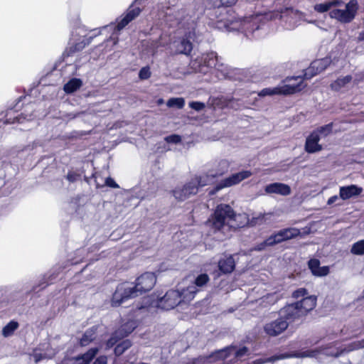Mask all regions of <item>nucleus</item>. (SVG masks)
<instances>
[{
	"label": "nucleus",
	"instance_id": "f257e3e1",
	"mask_svg": "<svg viewBox=\"0 0 364 364\" xmlns=\"http://www.w3.org/2000/svg\"><path fill=\"white\" fill-rule=\"evenodd\" d=\"M156 282L153 272H145L139 276L135 284L124 282L117 286L112 296V305L119 306L126 300L136 297L144 292L150 291Z\"/></svg>",
	"mask_w": 364,
	"mask_h": 364
},
{
	"label": "nucleus",
	"instance_id": "f03ea898",
	"mask_svg": "<svg viewBox=\"0 0 364 364\" xmlns=\"http://www.w3.org/2000/svg\"><path fill=\"white\" fill-rule=\"evenodd\" d=\"M248 221L249 218L246 214L236 215L230 205L220 204L217 206L214 214L206 224L214 232H225L230 229L242 228L248 224Z\"/></svg>",
	"mask_w": 364,
	"mask_h": 364
},
{
	"label": "nucleus",
	"instance_id": "7ed1b4c3",
	"mask_svg": "<svg viewBox=\"0 0 364 364\" xmlns=\"http://www.w3.org/2000/svg\"><path fill=\"white\" fill-rule=\"evenodd\" d=\"M197 289L195 286H188L181 292L178 290H169L162 297L159 298L156 306L164 310H171L181 301H190L195 297Z\"/></svg>",
	"mask_w": 364,
	"mask_h": 364
},
{
	"label": "nucleus",
	"instance_id": "20e7f679",
	"mask_svg": "<svg viewBox=\"0 0 364 364\" xmlns=\"http://www.w3.org/2000/svg\"><path fill=\"white\" fill-rule=\"evenodd\" d=\"M216 26L219 29L225 28L228 31L240 30L249 38H257L259 37L257 32L259 31L260 27L255 21H244L239 22L237 21H233L232 19L221 18L217 20Z\"/></svg>",
	"mask_w": 364,
	"mask_h": 364
},
{
	"label": "nucleus",
	"instance_id": "39448f33",
	"mask_svg": "<svg viewBox=\"0 0 364 364\" xmlns=\"http://www.w3.org/2000/svg\"><path fill=\"white\" fill-rule=\"evenodd\" d=\"M217 60V53L212 51L203 53L200 56L192 60L190 63V66L196 73L203 74L211 73L214 65H216Z\"/></svg>",
	"mask_w": 364,
	"mask_h": 364
},
{
	"label": "nucleus",
	"instance_id": "423d86ee",
	"mask_svg": "<svg viewBox=\"0 0 364 364\" xmlns=\"http://www.w3.org/2000/svg\"><path fill=\"white\" fill-rule=\"evenodd\" d=\"M358 9L356 0H350L346 4L344 9H335L330 11V16L341 23H350L352 21L357 13Z\"/></svg>",
	"mask_w": 364,
	"mask_h": 364
},
{
	"label": "nucleus",
	"instance_id": "0eeeda50",
	"mask_svg": "<svg viewBox=\"0 0 364 364\" xmlns=\"http://www.w3.org/2000/svg\"><path fill=\"white\" fill-rule=\"evenodd\" d=\"M219 166L221 167V169L218 171H210L205 174L193 178L191 179L193 183L198 189L200 187H203L212 183L215 177L223 175L227 171L228 164L226 161H220Z\"/></svg>",
	"mask_w": 364,
	"mask_h": 364
},
{
	"label": "nucleus",
	"instance_id": "6e6552de",
	"mask_svg": "<svg viewBox=\"0 0 364 364\" xmlns=\"http://www.w3.org/2000/svg\"><path fill=\"white\" fill-rule=\"evenodd\" d=\"M331 132V124H327L321 127L317 131L311 133L306 140L305 150L308 153H315L322 149L321 145L318 144L320 141V134L326 132L325 135Z\"/></svg>",
	"mask_w": 364,
	"mask_h": 364
},
{
	"label": "nucleus",
	"instance_id": "1a4fd4ad",
	"mask_svg": "<svg viewBox=\"0 0 364 364\" xmlns=\"http://www.w3.org/2000/svg\"><path fill=\"white\" fill-rule=\"evenodd\" d=\"M252 176L250 171H242L240 172L232 174L230 176L223 179L216 186L210 191L209 194L213 195L224 188L230 187L238 184L242 181Z\"/></svg>",
	"mask_w": 364,
	"mask_h": 364
},
{
	"label": "nucleus",
	"instance_id": "9d476101",
	"mask_svg": "<svg viewBox=\"0 0 364 364\" xmlns=\"http://www.w3.org/2000/svg\"><path fill=\"white\" fill-rule=\"evenodd\" d=\"M304 77L296 76L287 77L285 80L286 84L280 86L282 95H290L298 92L303 90L306 85L304 84L303 80Z\"/></svg>",
	"mask_w": 364,
	"mask_h": 364
},
{
	"label": "nucleus",
	"instance_id": "9b49d317",
	"mask_svg": "<svg viewBox=\"0 0 364 364\" xmlns=\"http://www.w3.org/2000/svg\"><path fill=\"white\" fill-rule=\"evenodd\" d=\"M331 63L330 58H324L313 61L310 66L305 70L304 78L311 79L319 73L324 70Z\"/></svg>",
	"mask_w": 364,
	"mask_h": 364
},
{
	"label": "nucleus",
	"instance_id": "f8f14e48",
	"mask_svg": "<svg viewBox=\"0 0 364 364\" xmlns=\"http://www.w3.org/2000/svg\"><path fill=\"white\" fill-rule=\"evenodd\" d=\"M279 314L282 319L288 321V324L304 316L296 303L285 306L280 309Z\"/></svg>",
	"mask_w": 364,
	"mask_h": 364
},
{
	"label": "nucleus",
	"instance_id": "ddd939ff",
	"mask_svg": "<svg viewBox=\"0 0 364 364\" xmlns=\"http://www.w3.org/2000/svg\"><path fill=\"white\" fill-rule=\"evenodd\" d=\"M288 327V321L279 316V318L266 323L264 326V332L269 336H276L282 333Z\"/></svg>",
	"mask_w": 364,
	"mask_h": 364
},
{
	"label": "nucleus",
	"instance_id": "4468645a",
	"mask_svg": "<svg viewBox=\"0 0 364 364\" xmlns=\"http://www.w3.org/2000/svg\"><path fill=\"white\" fill-rule=\"evenodd\" d=\"M198 193V188L191 180L181 187H177L173 191V195L178 200H185L192 195Z\"/></svg>",
	"mask_w": 364,
	"mask_h": 364
},
{
	"label": "nucleus",
	"instance_id": "2eb2a0df",
	"mask_svg": "<svg viewBox=\"0 0 364 364\" xmlns=\"http://www.w3.org/2000/svg\"><path fill=\"white\" fill-rule=\"evenodd\" d=\"M97 352L98 349L97 348H90L80 356L64 359L62 364H89Z\"/></svg>",
	"mask_w": 364,
	"mask_h": 364
},
{
	"label": "nucleus",
	"instance_id": "dca6fc26",
	"mask_svg": "<svg viewBox=\"0 0 364 364\" xmlns=\"http://www.w3.org/2000/svg\"><path fill=\"white\" fill-rule=\"evenodd\" d=\"M36 117L35 114L34 105L30 104L25 107L23 112L16 116L13 119L7 118L6 122L8 124H12L15 122L24 123L25 122H29L34 119Z\"/></svg>",
	"mask_w": 364,
	"mask_h": 364
},
{
	"label": "nucleus",
	"instance_id": "f3484780",
	"mask_svg": "<svg viewBox=\"0 0 364 364\" xmlns=\"http://www.w3.org/2000/svg\"><path fill=\"white\" fill-rule=\"evenodd\" d=\"M211 73L215 74L219 80L226 79L230 77L231 69L218 55L216 65H214Z\"/></svg>",
	"mask_w": 364,
	"mask_h": 364
},
{
	"label": "nucleus",
	"instance_id": "a211bd4d",
	"mask_svg": "<svg viewBox=\"0 0 364 364\" xmlns=\"http://www.w3.org/2000/svg\"><path fill=\"white\" fill-rule=\"evenodd\" d=\"M264 191L268 194H278L283 196L291 193V188L289 185L282 183H272L265 186Z\"/></svg>",
	"mask_w": 364,
	"mask_h": 364
},
{
	"label": "nucleus",
	"instance_id": "6ab92c4d",
	"mask_svg": "<svg viewBox=\"0 0 364 364\" xmlns=\"http://www.w3.org/2000/svg\"><path fill=\"white\" fill-rule=\"evenodd\" d=\"M279 16V18L288 22L290 26H294L300 18V14L298 11L294 10L291 7H285L280 10L277 16Z\"/></svg>",
	"mask_w": 364,
	"mask_h": 364
},
{
	"label": "nucleus",
	"instance_id": "aec40b11",
	"mask_svg": "<svg viewBox=\"0 0 364 364\" xmlns=\"http://www.w3.org/2000/svg\"><path fill=\"white\" fill-rule=\"evenodd\" d=\"M295 303L299 309H300L302 315L304 316L316 306V297L314 296H307Z\"/></svg>",
	"mask_w": 364,
	"mask_h": 364
},
{
	"label": "nucleus",
	"instance_id": "412c9836",
	"mask_svg": "<svg viewBox=\"0 0 364 364\" xmlns=\"http://www.w3.org/2000/svg\"><path fill=\"white\" fill-rule=\"evenodd\" d=\"M362 191V188L358 187L356 185H350L341 187L339 194L340 197L343 200H348L352 197L360 195Z\"/></svg>",
	"mask_w": 364,
	"mask_h": 364
},
{
	"label": "nucleus",
	"instance_id": "4be33fe9",
	"mask_svg": "<svg viewBox=\"0 0 364 364\" xmlns=\"http://www.w3.org/2000/svg\"><path fill=\"white\" fill-rule=\"evenodd\" d=\"M173 46L175 47V53L176 54H184L188 55L191 53L193 49L191 42L185 38H183L178 41H175L173 43Z\"/></svg>",
	"mask_w": 364,
	"mask_h": 364
},
{
	"label": "nucleus",
	"instance_id": "5701e85b",
	"mask_svg": "<svg viewBox=\"0 0 364 364\" xmlns=\"http://www.w3.org/2000/svg\"><path fill=\"white\" fill-rule=\"evenodd\" d=\"M309 267L312 274L318 277L326 276L329 273V268L327 266L320 267V262L316 259H311L309 262Z\"/></svg>",
	"mask_w": 364,
	"mask_h": 364
},
{
	"label": "nucleus",
	"instance_id": "b1692460",
	"mask_svg": "<svg viewBox=\"0 0 364 364\" xmlns=\"http://www.w3.org/2000/svg\"><path fill=\"white\" fill-rule=\"evenodd\" d=\"M235 267V262L232 256L221 258L218 262V268L223 274L231 273Z\"/></svg>",
	"mask_w": 364,
	"mask_h": 364
},
{
	"label": "nucleus",
	"instance_id": "393cba45",
	"mask_svg": "<svg viewBox=\"0 0 364 364\" xmlns=\"http://www.w3.org/2000/svg\"><path fill=\"white\" fill-rule=\"evenodd\" d=\"M141 9L139 7L129 8L126 16L118 23L116 28L120 31L124 28L130 21L139 15Z\"/></svg>",
	"mask_w": 364,
	"mask_h": 364
},
{
	"label": "nucleus",
	"instance_id": "a878e982",
	"mask_svg": "<svg viewBox=\"0 0 364 364\" xmlns=\"http://www.w3.org/2000/svg\"><path fill=\"white\" fill-rule=\"evenodd\" d=\"M281 242L291 240L299 236L301 233L300 230L296 228H288L277 232Z\"/></svg>",
	"mask_w": 364,
	"mask_h": 364
},
{
	"label": "nucleus",
	"instance_id": "bb28decb",
	"mask_svg": "<svg viewBox=\"0 0 364 364\" xmlns=\"http://www.w3.org/2000/svg\"><path fill=\"white\" fill-rule=\"evenodd\" d=\"M235 350V346H230L213 353L209 358L213 360H227Z\"/></svg>",
	"mask_w": 364,
	"mask_h": 364
},
{
	"label": "nucleus",
	"instance_id": "cd10ccee",
	"mask_svg": "<svg viewBox=\"0 0 364 364\" xmlns=\"http://www.w3.org/2000/svg\"><path fill=\"white\" fill-rule=\"evenodd\" d=\"M343 2L341 0H332L322 4H318L314 6V10L318 13H324L329 11L335 6H340Z\"/></svg>",
	"mask_w": 364,
	"mask_h": 364
},
{
	"label": "nucleus",
	"instance_id": "c85d7f7f",
	"mask_svg": "<svg viewBox=\"0 0 364 364\" xmlns=\"http://www.w3.org/2000/svg\"><path fill=\"white\" fill-rule=\"evenodd\" d=\"M352 76L348 75L344 77H340L331 84V87L335 91H339L341 89L346 87L351 81Z\"/></svg>",
	"mask_w": 364,
	"mask_h": 364
},
{
	"label": "nucleus",
	"instance_id": "c756f323",
	"mask_svg": "<svg viewBox=\"0 0 364 364\" xmlns=\"http://www.w3.org/2000/svg\"><path fill=\"white\" fill-rule=\"evenodd\" d=\"M96 331L97 327L95 326L87 329L80 340V346H86L89 345L92 341H94L96 338Z\"/></svg>",
	"mask_w": 364,
	"mask_h": 364
},
{
	"label": "nucleus",
	"instance_id": "7c9ffc66",
	"mask_svg": "<svg viewBox=\"0 0 364 364\" xmlns=\"http://www.w3.org/2000/svg\"><path fill=\"white\" fill-rule=\"evenodd\" d=\"M82 85V82L78 78H72L64 85L63 90L67 94H71L77 91Z\"/></svg>",
	"mask_w": 364,
	"mask_h": 364
},
{
	"label": "nucleus",
	"instance_id": "2f4dec72",
	"mask_svg": "<svg viewBox=\"0 0 364 364\" xmlns=\"http://www.w3.org/2000/svg\"><path fill=\"white\" fill-rule=\"evenodd\" d=\"M363 348H364V339L351 343L350 344H349L347 349L341 350L340 352L337 351L336 353H328L326 351V352H325V354L327 355L338 357L346 350L348 352H350V351H352L354 350H358V349Z\"/></svg>",
	"mask_w": 364,
	"mask_h": 364
},
{
	"label": "nucleus",
	"instance_id": "473e14b6",
	"mask_svg": "<svg viewBox=\"0 0 364 364\" xmlns=\"http://www.w3.org/2000/svg\"><path fill=\"white\" fill-rule=\"evenodd\" d=\"M272 215V214L271 213H258L256 215L252 216L251 219H249L248 224L251 226L262 225L266 223L267 220H269Z\"/></svg>",
	"mask_w": 364,
	"mask_h": 364
},
{
	"label": "nucleus",
	"instance_id": "72a5a7b5",
	"mask_svg": "<svg viewBox=\"0 0 364 364\" xmlns=\"http://www.w3.org/2000/svg\"><path fill=\"white\" fill-rule=\"evenodd\" d=\"M280 242H282L280 240L278 233L277 232L274 235H272L270 237H269L262 243L259 244L257 246V250H262L264 248V247H266V246H273V245L280 243Z\"/></svg>",
	"mask_w": 364,
	"mask_h": 364
},
{
	"label": "nucleus",
	"instance_id": "f704fd0d",
	"mask_svg": "<svg viewBox=\"0 0 364 364\" xmlns=\"http://www.w3.org/2000/svg\"><path fill=\"white\" fill-rule=\"evenodd\" d=\"M135 328V323L131 321L122 325L121 328L116 331V334H119L122 336H127L131 333Z\"/></svg>",
	"mask_w": 364,
	"mask_h": 364
},
{
	"label": "nucleus",
	"instance_id": "c9c22d12",
	"mask_svg": "<svg viewBox=\"0 0 364 364\" xmlns=\"http://www.w3.org/2000/svg\"><path fill=\"white\" fill-rule=\"evenodd\" d=\"M18 323L15 321H11L7 323L2 330V334L4 337L11 336L14 332L18 328Z\"/></svg>",
	"mask_w": 364,
	"mask_h": 364
},
{
	"label": "nucleus",
	"instance_id": "e433bc0d",
	"mask_svg": "<svg viewBox=\"0 0 364 364\" xmlns=\"http://www.w3.org/2000/svg\"><path fill=\"white\" fill-rule=\"evenodd\" d=\"M132 343L129 340H124L118 343L114 348V353L117 356L121 355L126 350L130 348Z\"/></svg>",
	"mask_w": 364,
	"mask_h": 364
},
{
	"label": "nucleus",
	"instance_id": "4c0bfd02",
	"mask_svg": "<svg viewBox=\"0 0 364 364\" xmlns=\"http://www.w3.org/2000/svg\"><path fill=\"white\" fill-rule=\"evenodd\" d=\"M291 357L289 354H281L279 355H273L267 359H258L254 360L251 364H264L268 362H274L278 360L287 358Z\"/></svg>",
	"mask_w": 364,
	"mask_h": 364
},
{
	"label": "nucleus",
	"instance_id": "58836bf2",
	"mask_svg": "<svg viewBox=\"0 0 364 364\" xmlns=\"http://www.w3.org/2000/svg\"><path fill=\"white\" fill-rule=\"evenodd\" d=\"M166 105L168 107H177L178 109H182L185 105V100L182 97H173L167 101Z\"/></svg>",
	"mask_w": 364,
	"mask_h": 364
},
{
	"label": "nucleus",
	"instance_id": "ea45409f",
	"mask_svg": "<svg viewBox=\"0 0 364 364\" xmlns=\"http://www.w3.org/2000/svg\"><path fill=\"white\" fill-rule=\"evenodd\" d=\"M350 252L355 255H364V240L355 242L350 249Z\"/></svg>",
	"mask_w": 364,
	"mask_h": 364
},
{
	"label": "nucleus",
	"instance_id": "a19ab883",
	"mask_svg": "<svg viewBox=\"0 0 364 364\" xmlns=\"http://www.w3.org/2000/svg\"><path fill=\"white\" fill-rule=\"evenodd\" d=\"M208 282H209L208 275L206 274H201L196 278L194 284H193L191 286H195L197 289V292H198L199 291L198 287H203Z\"/></svg>",
	"mask_w": 364,
	"mask_h": 364
},
{
	"label": "nucleus",
	"instance_id": "79ce46f5",
	"mask_svg": "<svg viewBox=\"0 0 364 364\" xmlns=\"http://www.w3.org/2000/svg\"><path fill=\"white\" fill-rule=\"evenodd\" d=\"M277 94H282L280 86L274 88H264L260 91V92L259 93V96H271Z\"/></svg>",
	"mask_w": 364,
	"mask_h": 364
},
{
	"label": "nucleus",
	"instance_id": "37998d69",
	"mask_svg": "<svg viewBox=\"0 0 364 364\" xmlns=\"http://www.w3.org/2000/svg\"><path fill=\"white\" fill-rule=\"evenodd\" d=\"M319 353H320V350H305V351H302L300 353H297L294 354V356L296 358H307V357L314 358V357H316Z\"/></svg>",
	"mask_w": 364,
	"mask_h": 364
},
{
	"label": "nucleus",
	"instance_id": "c03bdc74",
	"mask_svg": "<svg viewBox=\"0 0 364 364\" xmlns=\"http://www.w3.org/2000/svg\"><path fill=\"white\" fill-rule=\"evenodd\" d=\"M249 349L248 348L243 346L239 349H237V347L235 346V350L233 351L234 359L237 358L240 359L245 355H248Z\"/></svg>",
	"mask_w": 364,
	"mask_h": 364
},
{
	"label": "nucleus",
	"instance_id": "a18cd8bd",
	"mask_svg": "<svg viewBox=\"0 0 364 364\" xmlns=\"http://www.w3.org/2000/svg\"><path fill=\"white\" fill-rule=\"evenodd\" d=\"M307 296H309L307 290L304 288H299L292 293V297L294 299H303Z\"/></svg>",
	"mask_w": 364,
	"mask_h": 364
},
{
	"label": "nucleus",
	"instance_id": "49530a36",
	"mask_svg": "<svg viewBox=\"0 0 364 364\" xmlns=\"http://www.w3.org/2000/svg\"><path fill=\"white\" fill-rule=\"evenodd\" d=\"M151 76V72L149 70V68L144 67L142 68L139 73V77L141 80H146Z\"/></svg>",
	"mask_w": 364,
	"mask_h": 364
},
{
	"label": "nucleus",
	"instance_id": "de8ad7c7",
	"mask_svg": "<svg viewBox=\"0 0 364 364\" xmlns=\"http://www.w3.org/2000/svg\"><path fill=\"white\" fill-rule=\"evenodd\" d=\"M67 180L70 183H74L80 179V175L74 171H69L66 176Z\"/></svg>",
	"mask_w": 364,
	"mask_h": 364
},
{
	"label": "nucleus",
	"instance_id": "09e8293b",
	"mask_svg": "<svg viewBox=\"0 0 364 364\" xmlns=\"http://www.w3.org/2000/svg\"><path fill=\"white\" fill-rule=\"evenodd\" d=\"M165 140L168 143L178 144L181 141V137L177 134H172L166 136Z\"/></svg>",
	"mask_w": 364,
	"mask_h": 364
},
{
	"label": "nucleus",
	"instance_id": "8fccbe9b",
	"mask_svg": "<svg viewBox=\"0 0 364 364\" xmlns=\"http://www.w3.org/2000/svg\"><path fill=\"white\" fill-rule=\"evenodd\" d=\"M189 106L191 108L195 109L196 111H200L205 108V104L200 102H191L189 103Z\"/></svg>",
	"mask_w": 364,
	"mask_h": 364
},
{
	"label": "nucleus",
	"instance_id": "3c124183",
	"mask_svg": "<svg viewBox=\"0 0 364 364\" xmlns=\"http://www.w3.org/2000/svg\"><path fill=\"white\" fill-rule=\"evenodd\" d=\"M80 114H81L80 112H77V113H71V112L70 113H64L60 117L62 119H63V120L69 121L70 119H75V118L77 117Z\"/></svg>",
	"mask_w": 364,
	"mask_h": 364
},
{
	"label": "nucleus",
	"instance_id": "603ef678",
	"mask_svg": "<svg viewBox=\"0 0 364 364\" xmlns=\"http://www.w3.org/2000/svg\"><path fill=\"white\" fill-rule=\"evenodd\" d=\"M105 185L107 186L114 188H118L119 186L118 184L114 181L113 178L108 177L105 180Z\"/></svg>",
	"mask_w": 364,
	"mask_h": 364
},
{
	"label": "nucleus",
	"instance_id": "864d4df0",
	"mask_svg": "<svg viewBox=\"0 0 364 364\" xmlns=\"http://www.w3.org/2000/svg\"><path fill=\"white\" fill-rule=\"evenodd\" d=\"M118 334H116V333L107 341V348H112L113 347L117 342V340L116 339V336Z\"/></svg>",
	"mask_w": 364,
	"mask_h": 364
},
{
	"label": "nucleus",
	"instance_id": "5fc2aeb1",
	"mask_svg": "<svg viewBox=\"0 0 364 364\" xmlns=\"http://www.w3.org/2000/svg\"><path fill=\"white\" fill-rule=\"evenodd\" d=\"M92 38V37H90L89 38L86 39V42H85V40H83L82 42L76 44V46H75L76 49H77V50L82 49L86 45H88L91 42Z\"/></svg>",
	"mask_w": 364,
	"mask_h": 364
},
{
	"label": "nucleus",
	"instance_id": "6e6d98bb",
	"mask_svg": "<svg viewBox=\"0 0 364 364\" xmlns=\"http://www.w3.org/2000/svg\"><path fill=\"white\" fill-rule=\"evenodd\" d=\"M237 0H220V4L225 6H230L236 3Z\"/></svg>",
	"mask_w": 364,
	"mask_h": 364
},
{
	"label": "nucleus",
	"instance_id": "4d7b16f0",
	"mask_svg": "<svg viewBox=\"0 0 364 364\" xmlns=\"http://www.w3.org/2000/svg\"><path fill=\"white\" fill-rule=\"evenodd\" d=\"M93 364H107V357L100 356L97 358Z\"/></svg>",
	"mask_w": 364,
	"mask_h": 364
},
{
	"label": "nucleus",
	"instance_id": "13d9d810",
	"mask_svg": "<svg viewBox=\"0 0 364 364\" xmlns=\"http://www.w3.org/2000/svg\"><path fill=\"white\" fill-rule=\"evenodd\" d=\"M338 199V197L337 196H331L328 198L327 201L328 205H332Z\"/></svg>",
	"mask_w": 364,
	"mask_h": 364
},
{
	"label": "nucleus",
	"instance_id": "bf43d9fd",
	"mask_svg": "<svg viewBox=\"0 0 364 364\" xmlns=\"http://www.w3.org/2000/svg\"><path fill=\"white\" fill-rule=\"evenodd\" d=\"M42 356H41V354H38V353H36L35 354V358H36V362L38 363L41 359H42Z\"/></svg>",
	"mask_w": 364,
	"mask_h": 364
},
{
	"label": "nucleus",
	"instance_id": "052dcab7",
	"mask_svg": "<svg viewBox=\"0 0 364 364\" xmlns=\"http://www.w3.org/2000/svg\"><path fill=\"white\" fill-rule=\"evenodd\" d=\"M359 39L364 41V31L360 33Z\"/></svg>",
	"mask_w": 364,
	"mask_h": 364
},
{
	"label": "nucleus",
	"instance_id": "680f3d73",
	"mask_svg": "<svg viewBox=\"0 0 364 364\" xmlns=\"http://www.w3.org/2000/svg\"><path fill=\"white\" fill-rule=\"evenodd\" d=\"M162 103H163V100L162 99H160V100H158V104L159 105H161Z\"/></svg>",
	"mask_w": 364,
	"mask_h": 364
},
{
	"label": "nucleus",
	"instance_id": "e2e57ef3",
	"mask_svg": "<svg viewBox=\"0 0 364 364\" xmlns=\"http://www.w3.org/2000/svg\"><path fill=\"white\" fill-rule=\"evenodd\" d=\"M141 0H135V2L140 4Z\"/></svg>",
	"mask_w": 364,
	"mask_h": 364
},
{
	"label": "nucleus",
	"instance_id": "0e129e2a",
	"mask_svg": "<svg viewBox=\"0 0 364 364\" xmlns=\"http://www.w3.org/2000/svg\"><path fill=\"white\" fill-rule=\"evenodd\" d=\"M141 0H135V2L140 4Z\"/></svg>",
	"mask_w": 364,
	"mask_h": 364
}]
</instances>
